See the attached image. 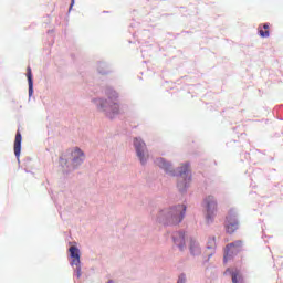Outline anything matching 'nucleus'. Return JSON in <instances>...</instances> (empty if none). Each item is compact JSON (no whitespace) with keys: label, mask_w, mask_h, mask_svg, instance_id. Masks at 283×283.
<instances>
[{"label":"nucleus","mask_w":283,"mask_h":283,"mask_svg":"<svg viewBox=\"0 0 283 283\" xmlns=\"http://www.w3.org/2000/svg\"><path fill=\"white\" fill-rule=\"evenodd\" d=\"M187 211V206L179 205L175 208L163 211V216L169 221L170 224H180L185 218V212Z\"/></svg>","instance_id":"obj_1"},{"label":"nucleus","mask_w":283,"mask_h":283,"mask_svg":"<svg viewBox=\"0 0 283 283\" xmlns=\"http://www.w3.org/2000/svg\"><path fill=\"white\" fill-rule=\"evenodd\" d=\"M205 207H206V220L208 224L210 222H213V218H216V213L218 212V201L216 200V197L208 196L203 200Z\"/></svg>","instance_id":"obj_2"},{"label":"nucleus","mask_w":283,"mask_h":283,"mask_svg":"<svg viewBox=\"0 0 283 283\" xmlns=\"http://www.w3.org/2000/svg\"><path fill=\"white\" fill-rule=\"evenodd\" d=\"M191 182V175L189 174V165L184 164L179 170L178 185L179 191H184L187 185Z\"/></svg>","instance_id":"obj_3"},{"label":"nucleus","mask_w":283,"mask_h":283,"mask_svg":"<svg viewBox=\"0 0 283 283\" xmlns=\"http://www.w3.org/2000/svg\"><path fill=\"white\" fill-rule=\"evenodd\" d=\"M134 147L142 165H145V163H147V158H149V155L147 154V145L145 144V142H143V139L135 138Z\"/></svg>","instance_id":"obj_4"},{"label":"nucleus","mask_w":283,"mask_h":283,"mask_svg":"<svg viewBox=\"0 0 283 283\" xmlns=\"http://www.w3.org/2000/svg\"><path fill=\"white\" fill-rule=\"evenodd\" d=\"M95 103L97 105H99V108L103 111V112H107V116H111L109 115V112L112 114H118L119 112V106L116 102L112 101V99H96Z\"/></svg>","instance_id":"obj_5"},{"label":"nucleus","mask_w":283,"mask_h":283,"mask_svg":"<svg viewBox=\"0 0 283 283\" xmlns=\"http://www.w3.org/2000/svg\"><path fill=\"white\" fill-rule=\"evenodd\" d=\"M242 247H243V243L241 240L229 243L224 250V261L227 262V260H231L233 255H238V253L242 251Z\"/></svg>","instance_id":"obj_6"},{"label":"nucleus","mask_w":283,"mask_h":283,"mask_svg":"<svg viewBox=\"0 0 283 283\" xmlns=\"http://www.w3.org/2000/svg\"><path fill=\"white\" fill-rule=\"evenodd\" d=\"M70 255L72 258L71 264L72 266H76L77 274L81 275V252L78 248L72 245L70 249Z\"/></svg>","instance_id":"obj_7"},{"label":"nucleus","mask_w":283,"mask_h":283,"mask_svg":"<svg viewBox=\"0 0 283 283\" xmlns=\"http://www.w3.org/2000/svg\"><path fill=\"white\" fill-rule=\"evenodd\" d=\"M240 228V222H238V218H235V214L230 213L227 217V221H226V231L227 233H235V231H238V229Z\"/></svg>","instance_id":"obj_8"},{"label":"nucleus","mask_w":283,"mask_h":283,"mask_svg":"<svg viewBox=\"0 0 283 283\" xmlns=\"http://www.w3.org/2000/svg\"><path fill=\"white\" fill-rule=\"evenodd\" d=\"M230 273L232 277V283H244V276H242V272L238 269H228L224 274Z\"/></svg>","instance_id":"obj_9"},{"label":"nucleus","mask_w":283,"mask_h":283,"mask_svg":"<svg viewBox=\"0 0 283 283\" xmlns=\"http://www.w3.org/2000/svg\"><path fill=\"white\" fill-rule=\"evenodd\" d=\"M71 156L73 158V165H81V163H83L85 159V154H83L80 148H75L71 153Z\"/></svg>","instance_id":"obj_10"},{"label":"nucleus","mask_w":283,"mask_h":283,"mask_svg":"<svg viewBox=\"0 0 283 283\" xmlns=\"http://www.w3.org/2000/svg\"><path fill=\"white\" fill-rule=\"evenodd\" d=\"M172 240L175 244L179 247L180 251L185 249V233L182 232L174 233Z\"/></svg>","instance_id":"obj_11"},{"label":"nucleus","mask_w":283,"mask_h":283,"mask_svg":"<svg viewBox=\"0 0 283 283\" xmlns=\"http://www.w3.org/2000/svg\"><path fill=\"white\" fill-rule=\"evenodd\" d=\"M23 138L21 137V132H17L14 139V155L19 158L21 156V142Z\"/></svg>","instance_id":"obj_12"},{"label":"nucleus","mask_w":283,"mask_h":283,"mask_svg":"<svg viewBox=\"0 0 283 283\" xmlns=\"http://www.w3.org/2000/svg\"><path fill=\"white\" fill-rule=\"evenodd\" d=\"M27 77H28V83H29V96L33 94L34 92V82L32 81V69L28 67L27 69Z\"/></svg>","instance_id":"obj_13"},{"label":"nucleus","mask_w":283,"mask_h":283,"mask_svg":"<svg viewBox=\"0 0 283 283\" xmlns=\"http://www.w3.org/2000/svg\"><path fill=\"white\" fill-rule=\"evenodd\" d=\"M259 34L262 39H269L270 36L269 23H264L263 25L259 27Z\"/></svg>","instance_id":"obj_14"},{"label":"nucleus","mask_w":283,"mask_h":283,"mask_svg":"<svg viewBox=\"0 0 283 283\" xmlns=\"http://www.w3.org/2000/svg\"><path fill=\"white\" fill-rule=\"evenodd\" d=\"M156 165H158V167H160L161 169H165V171H169L171 169V165L165 161L164 158L157 159Z\"/></svg>","instance_id":"obj_15"},{"label":"nucleus","mask_w":283,"mask_h":283,"mask_svg":"<svg viewBox=\"0 0 283 283\" xmlns=\"http://www.w3.org/2000/svg\"><path fill=\"white\" fill-rule=\"evenodd\" d=\"M190 251H191L192 255H198V253H200V247L198 245V243L196 241H191Z\"/></svg>","instance_id":"obj_16"},{"label":"nucleus","mask_w":283,"mask_h":283,"mask_svg":"<svg viewBox=\"0 0 283 283\" xmlns=\"http://www.w3.org/2000/svg\"><path fill=\"white\" fill-rule=\"evenodd\" d=\"M207 249H216V237L209 239Z\"/></svg>","instance_id":"obj_17"},{"label":"nucleus","mask_w":283,"mask_h":283,"mask_svg":"<svg viewBox=\"0 0 283 283\" xmlns=\"http://www.w3.org/2000/svg\"><path fill=\"white\" fill-rule=\"evenodd\" d=\"M177 283H185V279H179Z\"/></svg>","instance_id":"obj_18"},{"label":"nucleus","mask_w":283,"mask_h":283,"mask_svg":"<svg viewBox=\"0 0 283 283\" xmlns=\"http://www.w3.org/2000/svg\"><path fill=\"white\" fill-rule=\"evenodd\" d=\"M109 283H112V282H109Z\"/></svg>","instance_id":"obj_19"}]
</instances>
